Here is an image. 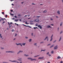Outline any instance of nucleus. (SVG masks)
<instances>
[{
    "instance_id": "412c9836",
    "label": "nucleus",
    "mask_w": 63,
    "mask_h": 63,
    "mask_svg": "<svg viewBox=\"0 0 63 63\" xmlns=\"http://www.w3.org/2000/svg\"><path fill=\"white\" fill-rule=\"evenodd\" d=\"M0 37L1 38H2V36H1V34H0Z\"/></svg>"
},
{
    "instance_id": "f704fd0d",
    "label": "nucleus",
    "mask_w": 63,
    "mask_h": 63,
    "mask_svg": "<svg viewBox=\"0 0 63 63\" xmlns=\"http://www.w3.org/2000/svg\"><path fill=\"white\" fill-rule=\"evenodd\" d=\"M53 39V38H51V39L50 40V41H52V40Z\"/></svg>"
},
{
    "instance_id": "c85d7f7f",
    "label": "nucleus",
    "mask_w": 63,
    "mask_h": 63,
    "mask_svg": "<svg viewBox=\"0 0 63 63\" xmlns=\"http://www.w3.org/2000/svg\"><path fill=\"white\" fill-rule=\"evenodd\" d=\"M17 35V34L16 33H15V37H16V35Z\"/></svg>"
},
{
    "instance_id": "f3484780",
    "label": "nucleus",
    "mask_w": 63,
    "mask_h": 63,
    "mask_svg": "<svg viewBox=\"0 0 63 63\" xmlns=\"http://www.w3.org/2000/svg\"><path fill=\"white\" fill-rule=\"evenodd\" d=\"M48 38V37L47 36L46 37V38H45L44 39V40H46Z\"/></svg>"
},
{
    "instance_id": "4468645a",
    "label": "nucleus",
    "mask_w": 63,
    "mask_h": 63,
    "mask_svg": "<svg viewBox=\"0 0 63 63\" xmlns=\"http://www.w3.org/2000/svg\"><path fill=\"white\" fill-rule=\"evenodd\" d=\"M24 55L25 56H29V55H26V54H24Z\"/></svg>"
},
{
    "instance_id": "0e129e2a",
    "label": "nucleus",
    "mask_w": 63,
    "mask_h": 63,
    "mask_svg": "<svg viewBox=\"0 0 63 63\" xmlns=\"http://www.w3.org/2000/svg\"><path fill=\"white\" fill-rule=\"evenodd\" d=\"M2 20H4V19L2 18Z\"/></svg>"
},
{
    "instance_id": "f03ea898",
    "label": "nucleus",
    "mask_w": 63,
    "mask_h": 63,
    "mask_svg": "<svg viewBox=\"0 0 63 63\" xmlns=\"http://www.w3.org/2000/svg\"><path fill=\"white\" fill-rule=\"evenodd\" d=\"M6 52H10V53H15V52L14 51H7Z\"/></svg>"
},
{
    "instance_id": "8fccbe9b",
    "label": "nucleus",
    "mask_w": 63,
    "mask_h": 63,
    "mask_svg": "<svg viewBox=\"0 0 63 63\" xmlns=\"http://www.w3.org/2000/svg\"><path fill=\"white\" fill-rule=\"evenodd\" d=\"M48 41V38H47V41Z\"/></svg>"
},
{
    "instance_id": "0eeeda50",
    "label": "nucleus",
    "mask_w": 63,
    "mask_h": 63,
    "mask_svg": "<svg viewBox=\"0 0 63 63\" xmlns=\"http://www.w3.org/2000/svg\"><path fill=\"white\" fill-rule=\"evenodd\" d=\"M44 57H39L38 58V59H44Z\"/></svg>"
},
{
    "instance_id": "7c9ffc66",
    "label": "nucleus",
    "mask_w": 63,
    "mask_h": 63,
    "mask_svg": "<svg viewBox=\"0 0 63 63\" xmlns=\"http://www.w3.org/2000/svg\"><path fill=\"white\" fill-rule=\"evenodd\" d=\"M30 22H33V21L32 20L30 21Z\"/></svg>"
},
{
    "instance_id": "f8f14e48",
    "label": "nucleus",
    "mask_w": 63,
    "mask_h": 63,
    "mask_svg": "<svg viewBox=\"0 0 63 63\" xmlns=\"http://www.w3.org/2000/svg\"><path fill=\"white\" fill-rule=\"evenodd\" d=\"M54 46V45H52V46H51L50 47V48H51V47H53Z\"/></svg>"
},
{
    "instance_id": "9b49d317",
    "label": "nucleus",
    "mask_w": 63,
    "mask_h": 63,
    "mask_svg": "<svg viewBox=\"0 0 63 63\" xmlns=\"http://www.w3.org/2000/svg\"><path fill=\"white\" fill-rule=\"evenodd\" d=\"M47 27L48 28H51V27L50 26H47Z\"/></svg>"
},
{
    "instance_id": "c03bdc74",
    "label": "nucleus",
    "mask_w": 63,
    "mask_h": 63,
    "mask_svg": "<svg viewBox=\"0 0 63 63\" xmlns=\"http://www.w3.org/2000/svg\"><path fill=\"white\" fill-rule=\"evenodd\" d=\"M62 32H63L62 31H61L60 33V34H61V33H62Z\"/></svg>"
},
{
    "instance_id": "13d9d810",
    "label": "nucleus",
    "mask_w": 63,
    "mask_h": 63,
    "mask_svg": "<svg viewBox=\"0 0 63 63\" xmlns=\"http://www.w3.org/2000/svg\"><path fill=\"white\" fill-rule=\"evenodd\" d=\"M27 16V15H25L24 16V17H26Z\"/></svg>"
},
{
    "instance_id": "58836bf2",
    "label": "nucleus",
    "mask_w": 63,
    "mask_h": 63,
    "mask_svg": "<svg viewBox=\"0 0 63 63\" xmlns=\"http://www.w3.org/2000/svg\"><path fill=\"white\" fill-rule=\"evenodd\" d=\"M4 48V47H1V49H3Z\"/></svg>"
},
{
    "instance_id": "aec40b11",
    "label": "nucleus",
    "mask_w": 63,
    "mask_h": 63,
    "mask_svg": "<svg viewBox=\"0 0 63 63\" xmlns=\"http://www.w3.org/2000/svg\"><path fill=\"white\" fill-rule=\"evenodd\" d=\"M54 52L53 51H52L51 52V53H53Z\"/></svg>"
},
{
    "instance_id": "864d4df0",
    "label": "nucleus",
    "mask_w": 63,
    "mask_h": 63,
    "mask_svg": "<svg viewBox=\"0 0 63 63\" xmlns=\"http://www.w3.org/2000/svg\"><path fill=\"white\" fill-rule=\"evenodd\" d=\"M4 23H5V22H3V23H2L3 24H4Z\"/></svg>"
},
{
    "instance_id": "f257e3e1",
    "label": "nucleus",
    "mask_w": 63,
    "mask_h": 63,
    "mask_svg": "<svg viewBox=\"0 0 63 63\" xmlns=\"http://www.w3.org/2000/svg\"><path fill=\"white\" fill-rule=\"evenodd\" d=\"M28 59H30V60H31V61H33V60H36V59H32V58H28Z\"/></svg>"
},
{
    "instance_id": "774afa93",
    "label": "nucleus",
    "mask_w": 63,
    "mask_h": 63,
    "mask_svg": "<svg viewBox=\"0 0 63 63\" xmlns=\"http://www.w3.org/2000/svg\"><path fill=\"white\" fill-rule=\"evenodd\" d=\"M18 16H20V15H18Z\"/></svg>"
},
{
    "instance_id": "5701e85b",
    "label": "nucleus",
    "mask_w": 63,
    "mask_h": 63,
    "mask_svg": "<svg viewBox=\"0 0 63 63\" xmlns=\"http://www.w3.org/2000/svg\"><path fill=\"white\" fill-rule=\"evenodd\" d=\"M23 25H24V26H27V27H28V26H26V25H24V24H23Z\"/></svg>"
},
{
    "instance_id": "1a4fd4ad",
    "label": "nucleus",
    "mask_w": 63,
    "mask_h": 63,
    "mask_svg": "<svg viewBox=\"0 0 63 63\" xmlns=\"http://www.w3.org/2000/svg\"><path fill=\"white\" fill-rule=\"evenodd\" d=\"M21 58H20L19 59H17V60H18V61H21Z\"/></svg>"
},
{
    "instance_id": "a211bd4d",
    "label": "nucleus",
    "mask_w": 63,
    "mask_h": 63,
    "mask_svg": "<svg viewBox=\"0 0 63 63\" xmlns=\"http://www.w3.org/2000/svg\"><path fill=\"white\" fill-rule=\"evenodd\" d=\"M29 42H31V41H32V39H30V40H29Z\"/></svg>"
},
{
    "instance_id": "37998d69",
    "label": "nucleus",
    "mask_w": 63,
    "mask_h": 63,
    "mask_svg": "<svg viewBox=\"0 0 63 63\" xmlns=\"http://www.w3.org/2000/svg\"><path fill=\"white\" fill-rule=\"evenodd\" d=\"M60 63H63V61H61L60 62Z\"/></svg>"
},
{
    "instance_id": "49530a36",
    "label": "nucleus",
    "mask_w": 63,
    "mask_h": 63,
    "mask_svg": "<svg viewBox=\"0 0 63 63\" xmlns=\"http://www.w3.org/2000/svg\"><path fill=\"white\" fill-rule=\"evenodd\" d=\"M15 18H17V17L16 16H15Z\"/></svg>"
},
{
    "instance_id": "052dcab7",
    "label": "nucleus",
    "mask_w": 63,
    "mask_h": 63,
    "mask_svg": "<svg viewBox=\"0 0 63 63\" xmlns=\"http://www.w3.org/2000/svg\"><path fill=\"white\" fill-rule=\"evenodd\" d=\"M12 19H15L14 18H13Z\"/></svg>"
},
{
    "instance_id": "e433bc0d",
    "label": "nucleus",
    "mask_w": 63,
    "mask_h": 63,
    "mask_svg": "<svg viewBox=\"0 0 63 63\" xmlns=\"http://www.w3.org/2000/svg\"><path fill=\"white\" fill-rule=\"evenodd\" d=\"M11 27V24L9 25V28H10Z\"/></svg>"
},
{
    "instance_id": "9d476101",
    "label": "nucleus",
    "mask_w": 63,
    "mask_h": 63,
    "mask_svg": "<svg viewBox=\"0 0 63 63\" xmlns=\"http://www.w3.org/2000/svg\"><path fill=\"white\" fill-rule=\"evenodd\" d=\"M57 13L58 15H60V11H57Z\"/></svg>"
},
{
    "instance_id": "423d86ee",
    "label": "nucleus",
    "mask_w": 63,
    "mask_h": 63,
    "mask_svg": "<svg viewBox=\"0 0 63 63\" xmlns=\"http://www.w3.org/2000/svg\"><path fill=\"white\" fill-rule=\"evenodd\" d=\"M38 27H40V29H42V26H41L40 25H38Z\"/></svg>"
},
{
    "instance_id": "680f3d73",
    "label": "nucleus",
    "mask_w": 63,
    "mask_h": 63,
    "mask_svg": "<svg viewBox=\"0 0 63 63\" xmlns=\"http://www.w3.org/2000/svg\"><path fill=\"white\" fill-rule=\"evenodd\" d=\"M19 20V21H21V19H20Z\"/></svg>"
},
{
    "instance_id": "cd10ccee",
    "label": "nucleus",
    "mask_w": 63,
    "mask_h": 63,
    "mask_svg": "<svg viewBox=\"0 0 63 63\" xmlns=\"http://www.w3.org/2000/svg\"><path fill=\"white\" fill-rule=\"evenodd\" d=\"M27 21L25 23L26 24H28V23H27Z\"/></svg>"
},
{
    "instance_id": "4d7b16f0",
    "label": "nucleus",
    "mask_w": 63,
    "mask_h": 63,
    "mask_svg": "<svg viewBox=\"0 0 63 63\" xmlns=\"http://www.w3.org/2000/svg\"><path fill=\"white\" fill-rule=\"evenodd\" d=\"M50 45V44H49L47 45V46H49Z\"/></svg>"
},
{
    "instance_id": "79ce46f5",
    "label": "nucleus",
    "mask_w": 63,
    "mask_h": 63,
    "mask_svg": "<svg viewBox=\"0 0 63 63\" xmlns=\"http://www.w3.org/2000/svg\"><path fill=\"white\" fill-rule=\"evenodd\" d=\"M35 25H36V26H37L38 25H37V24H36Z\"/></svg>"
},
{
    "instance_id": "a878e982",
    "label": "nucleus",
    "mask_w": 63,
    "mask_h": 63,
    "mask_svg": "<svg viewBox=\"0 0 63 63\" xmlns=\"http://www.w3.org/2000/svg\"><path fill=\"white\" fill-rule=\"evenodd\" d=\"M20 53V51H19L17 52V54H19V53Z\"/></svg>"
},
{
    "instance_id": "20e7f679",
    "label": "nucleus",
    "mask_w": 63,
    "mask_h": 63,
    "mask_svg": "<svg viewBox=\"0 0 63 63\" xmlns=\"http://www.w3.org/2000/svg\"><path fill=\"white\" fill-rule=\"evenodd\" d=\"M57 47L58 46L57 45L55 46L54 48V49H57V48H58V47Z\"/></svg>"
},
{
    "instance_id": "6ab92c4d",
    "label": "nucleus",
    "mask_w": 63,
    "mask_h": 63,
    "mask_svg": "<svg viewBox=\"0 0 63 63\" xmlns=\"http://www.w3.org/2000/svg\"><path fill=\"white\" fill-rule=\"evenodd\" d=\"M20 44V43H18V44H17V43H16V45H17V46H18V45H19Z\"/></svg>"
},
{
    "instance_id": "dca6fc26",
    "label": "nucleus",
    "mask_w": 63,
    "mask_h": 63,
    "mask_svg": "<svg viewBox=\"0 0 63 63\" xmlns=\"http://www.w3.org/2000/svg\"><path fill=\"white\" fill-rule=\"evenodd\" d=\"M46 49H45L44 50L42 49L41 50V51H46Z\"/></svg>"
},
{
    "instance_id": "473e14b6",
    "label": "nucleus",
    "mask_w": 63,
    "mask_h": 63,
    "mask_svg": "<svg viewBox=\"0 0 63 63\" xmlns=\"http://www.w3.org/2000/svg\"><path fill=\"white\" fill-rule=\"evenodd\" d=\"M31 35L32 36H33V33H32Z\"/></svg>"
},
{
    "instance_id": "c756f323",
    "label": "nucleus",
    "mask_w": 63,
    "mask_h": 63,
    "mask_svg": "<svg viewBox=\"0 0 63 63\" xmlns=\"http://www.w3.org/2000/svg\"><path fill=\"white\" fill-rule=\"evenodd\" d=\"M33 28L34 29H36V28H38L37 27H34Z\"/></svg>"
},
{
    "instance_id": "b1692460",
    "label": "nucleus",
    "mask_w": 63,
    "mask_h": 63,
    "mask_svg": "<svg viewBox=\"0 0 63 63\" xmlns=\"http://www.w3.org/2000/svg\"><path fill=\"white\" fill-rule=\"evenodd\" d=\"M61 40V38L60 37V39L59 40V41L60 42V41Z\"/></svg>"
},
{
    "instance_id": "69168bd1",
    "label": "nucleus",
    "mask_w": 63,
    "mask_h": 63,
    "mask_svg": "<svg viewBox=\"0 0 63 63\" xmlns=\"http://www.w3.org/2000/svg\"><path fill=\"white\" fill-rule=\"evenodd\" d=\"M7 30H9V28H7Z\"/></svg>"
},
{
    "instance_id": "de8ad7c7",
    "label": "nucleus",
    "mask_w": 63,
    "mask_h": 63,
    "mask_svg": "<svg viewBox=\"0 0 63 63\" xmlns=\"http://www.w3.org/2000/svg\"><path fill=\"white\" fill-rule=\"evenodd\" d=\"M30 24L31 25V24H34V23H30Z\"/></svg>"
},
{
    "instance_id": "09e8293b",
    "label": "nucleus",
    "mask_w": 63,
    "mask_h": 63,
    "mask_svg": "<svg viewBox=\"0 0 63 63\" xmlns=\"http://www.w3.org/2000/svg\"><path fill=\"white\" fill-rule=\"evenodd\" d=\"M11 12H13V10H11Z\"/></svg>"
},
{
    "instance_id": "338daca9",
    "label": "nucleus",
    "mask_w": 63,
    "mask_h": 63,
    "mask_svg": "<svg viewBox=\"0 0 63 63\" xmlns=\"http://www.w3.org/2000/svg\"><path fill=\"white\" fill-rule=\"evenodd\" d=\"M32 5H34V4H35L34 3H32Z\"/></svg>"
},
{
    "instance_id": "6e6d98bb",
    "label": "nucleus",
    "mask_w": 63,
    "mask_h": 63,
    "mask_svg": "<svg viewBox=\"0 0 63 63\" xmlns=\"http://www.w3.org/2000/svg\"><path fill=\"white\" fill-rule=\"evenodd\" d=\"M49 54V52H48L47 53V54Z\"/></svg>"
},
{
    "instance_id": "e2e57ef3",
    "label": "nucleus",
    "mask_w": 63,
    "mask_h": 63,
    "mask_svg": "<svg viewBox=\"0 0 63 63\" xmlns=\"http://www.w3.org/2000/svg\"><path fill=\"white\" fill-rule=\"evenodd\" d=\"M49 55V56H51V55H50L49 54V55Z\"/></svg>"
},
{
    "instance_id": "c9c22d12",
    "label": "nucleus",
    "mask_w": 63,
    "mask_h": 63,
    "mask_svg": "<svg viewBox=\"0 0 63 63\" xmlns=\"http://www.w3.org/2000/svg\"><path fill=\"white\" fill-rule=\"evenodd\" d=\"M52 37H53V35H52V36H51V38H53Z\"/></svg>"
},
{
    "instance_id": "4c0bfd02",
    "label": "nucleus",
    "mask_w": 63,
    "mask_h": 63,
    "mask_svg": "<svg viewBox=\"0 0 63 63\" xmlns=\"http://www.w3.org/2000/svg\"><path fill=\"white\" fill-rule=\"evenodd\" d=\"M7 15H5V17H6V18H7Z\"/></svg>"
},
{
    "instance_id": "2f4dec72",
    "label": "nucleus",
    "mask_w": 63,
    "mask_h": 63,
    "mask_svg": "<svg viewBox=\"0 0 63 63\" xmlns=\"http://www.w3.org/2000/svg\"><path fill=\"white\" fill-rule=\"evenodd\" d=\"M25 38L26 39H28V37H25Z\"/></svg>"
},
{
    "instance_id": "603ef678",
    "label": "nucleus",
    "mask_w": 63,
    "mask_h": 63,
    "mask_svg": "<svg viewBox=\"0 0 63 63\" xmlns=\"http://www.w3.org/2000/svg\"><path fill=\"white\" fill-rule=\"evenodd\" d=\"M56 40H55V41H54L53 42V43H55V42H56Z\"/></svg>"
},
{
    "instance_id": "a18cd8bd",
    "label": "nucleus",
    "mask_w": 63,
    "mask_h": 63,
    "mask_svg": "<svg viewBox=\"0 0 63 63\" xmlns=\"http://www.w3.org/2000/svg\"><path fill=\"white\" fill-rule=\"evenodd\" d=\"M2 13L3 15H4V12H2Z\"/></svg>"
},
{
    "instance_id": "ddd939ff",
    "label": "nucleus",
    "mask_w": 63,
    "mask_h": 63,
    "mask_svg": "<svg viewBox=\"0 0 63 63\" xmlns=\"http://www.w3.org/2000/svg\"><path fill=\"white\" fill-rule=\"evenodd\" d=\"M60 58H61V57L60 56L58 57H57V59H60Z\"/></svg>"
},
{
    "instance_id": "bf43d9fd",
    "label": "nucleus",
    "mask_w": 63,
    "mask_h": 63,
    "mask_svg": "<svg viewBox=\"0 0 63 63\" xmlns=\"http://www.w3.org/2000/svg\"><path fill=\"white\" fill-rule=\"evenodd\" d=\"M59 30V28H58V30Z\"/></svg>"
},
{
    "instance_id": "a19ab883",
    "label": "nucleus",
    "mask_w": 63,
    "mask_h": 63,
    "mask_svg": "<svg viewBox=\"0 0 63 63\" xmlns=\"http://www.w3.org/2000/svg\"><path fill=\"white\" fill-rule=\"evenodd\" d=\"M12 32H14L15 31V30H12Z\"/></svg>"
},
{
    "instance_id": "7ed1b4c3",
    "label": "nucleus",
    "mask_w": 63,
    "mask_h": 63,
    "mask_svg": "<svg viewBox=\"0 0 63 63\" xmlns=\"http://www.w3.org/2000/svg\"><path fill=\"white\" fill-rule=\"evenodd\" d=\"M11 61L12 62H17V63H22V62H20L19 63L18 62H17V61L16 60L12 61Z\"/></svg>"
},
{
    "instance_id": "393cba45",
    "label": "nucleus",
    "mask_w": 63,
    "mask_h": 63,
    "mask_svg": "<svg viewBox=\"0 0 63 63\" xmlns=\"http://www.w3.org/2000/svg\"><path fill=\"white\" fill-rule=\"evenodd\" d=\"M47 12V11L45 10L43 12V13H46Z\"/></svg>"
},
{
    "instance_id": "4be33fe9",
    "label": "nucleus",
    "mask_w": 63,
    "mask_h": 63,
    "mask_svg": "<svg viewBox=\"0 0 63 63\" xmlns=\"http://www.w3.org/2000/svg\"><path fill=\"white\" fill-rule=\"evenodd\" d=\"M40 56L39 55H38L37 56H34V57H37V56Z\"/></svg>"
},
{
    "instance_id": "ea45409f",
    "label": "nucleus",
    "mask_w": 63,
    "mask_h": 63,
    "mask_svg": "<svg viewBox=\"0 0 63 63\" xmlns=\"http://www.w3.org/2000/svg\"><path fill=\"white\" fill-rule=\"evenodd\" d=\"M19 45H20L21 47H22V45H21V44L20 43Z\"/></svg>"
},
{
    "instance_id": "3c124183",
    "label": "nucleus",
    "mask_w": 63,
    "mask_h": 63,
    "mask_svg": "<svg viewBox=\"0 0 63 63\" xmlns=\"http://www.w3.org/2000/svg\"><path fill=\"white\" fill-rule=\"evenodd\" d=\"M2 63H6V62H2Z\"/></svg>"
},
{
    "instance_id": "6e6552de",
    "label": "nucleus",
    "mask_w": 63,
    "mask_h": 63,
    "mask_svg": "<svg viewBox=\"0 0 63 63\" xmlns=\"http://www.w3.org/2000/svg\"><path fill=\"white\" fill-rule=\"evenodd\" d=\"M26 43H21V44H22V45H23V46H25V44H26Z\"/></svg>"
},
{
    "instance_id": "2eb2a0df",
    "label": "nucleus",
    "mask_w": 63,
    "mask_h": 63,
    "mask_svg": "<svg viewBox=\"0 0 63 63\" xmlns=\"http://www.w3.org/2000/svg\"><path fill=\"white\" fill-rule=\"evenodd\" d=\"M18 21V19L17 20H14L15 21H16V22H17V21Z\"/></svg>"
},
{
    "instance_id": "72a5a7b5",
    "label": "nucleus",
    "mask_w": 63,
    "mask_h": 63,
    "mask_svg": "<svg viewBox=\"0 0 63 63\" xmlns=\"http://www.w3.org/2000/svg\"><path fill=\"white\" fill-rule=\"evenodd\" d=\"M20 52H23V51H19Z\"/></svg>"
},
{
    "instance_id": "bb28decb",
    "label": "nucleus",
    "mask_w": 63,
    "mask_h": 63,
    "mask_svg": "<svg viewBox=\"0 0 63 63\" xmlns=\"http://www.w3.org/2000/svg\"><path fill=\"white\" fill-rule=\"evenodd\" d=\"M10 15L11 16H14V14H10Z\"/></svg>"
},
{
    "instance_id": "39448f33",
    "label": "nucleus",
    "mask_w": 63,
    "mask_h": 63,
    "mask_svg": "<svg viewBox=\"0 0 63 63\" xmlns=\"http://www.w3.org/2000/svg\"><path fill=\"white\" fill-rule=\"evenodd\" d=\"M34 21H36V22H38L39 21V20L38 19H36L35 20H34Z\"/></svg>"
},
{
    "instance_id": "5fc2aeb1",
    "label": "nucleus",
    "mask_w": 63,
    "mask_h": 63,
    "mask_svg": "<svg viewBox=\"0 0 63 63\" xmlns=\"http://www.w3.org/2000/svg\"><path fill=\"white\" fill-rule=\"evenodd\" d=\"M34 45H37V43H35L34 44Z\"/></svg>"
}]
</instances>
